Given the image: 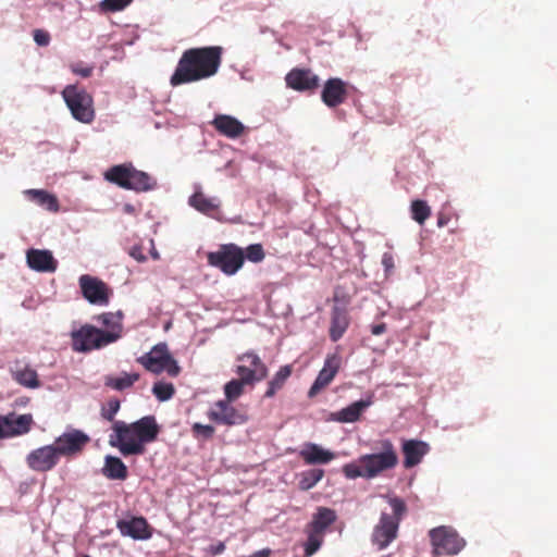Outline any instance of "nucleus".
I'll return each instance as SVG.
<instances>
[{
    "mask_svg": "<svg viewBox=\"0 0 557 557\" xmlns=\"http://www.w3.org/2000/svg\"><path fill=\"white\" fill-rule=\"evenodd\" d=\"M223 48L208 46L185 50L170 77L173 87L199 82L214 76L222 63Z\"/></svg>",
    "mask_w": 557,
    "mask_h": 557,
    "instance_id": "1",
    "label": "nucleus"
},
{
    "mask_svg": "<svg viewBox=\"0 0 557 557\" xmlns=\"http://www.w3.org/2000/svg\"><path fill=\"white\" fill-rule=\"evenodd\" d=\"M112 431L109 444L126 457L145 454V445L157 441L160 425L154 416H145L133 423L114 421Z\"/></svg>",
    "mask_w": 557,
    "mask_h": 557,
    "instance_id": "2",
    "label": "nucleus"
},
{
    "mask_svg": "<svg viewBox=\"0 0 557 557\" xmlns=\"http://www.w3.org/2000/svg\"><path fill=\"white\" fill-rule=\"evenodd\" d=\"M388 504L393 515L382 512L371 535L372 544L379 550L385 549L397 537L400 520L407 510L405 502L399 497H389Z\"/></svg>",
    "mask_w": 557,
    "mask_h": 557,
    "instance_id": "3",
    "label": "nucleus"
},
{
    "mask_svg": "<svg viewBox=\"0 0 557 557\" xmlns=\"http://www.w3.org/2000/svg\"><path fill=\"white\" fill-rule=\"evenodd\" d=\"M336 520L337 513L334 509L323 506L317 508L311 521L305 528L307 540L304 543V549L307 557L312 556L320 549L327 529Z\"/></svg>",
    "mask_w": 557,
    "mask_h": 557,
    "instance_id": "4",
    "label": "nucleus"
},
{
    "mask_svg": "<svg viewBox=\"0 0 557 557\" xmlns=\"http://www.w3.org/2000/svg\"><path fill=\"white\" fill-rule=\"evenodd\" d=\"M375 449L377 451L360 457V462L364 463L368 479L376 478L384 471L394 469L399 461L397 450L391 440L377 441Z\"/></svg>",
    "mask_w": 557,
    "mask_h": 557,
    "instance_id": "5",
    "label": "nucleus"
},
{
    "mask_svg": "<svg viewBox=\"0 0 557 557\" xmlns=\"http://www.w3.org/2000/svg\"><path fill=\"white\" fill-rule=\"evenodd\" d=\"M137 362L153 374L166 372L169 376L176 377L181 373V367L165 343L154 345L150 351L137 358Z\"/></svg>",
    "mask_w": 557,
    "mask_h": 557,
    "instance_id": "6",
    "label": "nucleus"
},
{
    "mask_svg": "<svg viewBox=\"0 0 557 557\" xmlns=\"http://www.w3.org/2000/svg\"><path fill=\"white\" fill-rule=\"evenodd\" d=\"M429 539L434 556H454L466 546V541L450 525H440L429 531Z\"/></svg>",
    "mask_w": 557,
    "mask_h": 557,
    "instance_id": "7",
    "label": "nucleus"
},
{
    "mask_svg": "<svg viewBox=\"0 0 557 557\" xmlns=\"http://www.w3.org/2000/svg\"><path fill=\"white\" fill-rule=\"evenodd\" d=\"M63 99L73 117L81 123L89 124L95 119L92 97L76 85H67L62 91Z\"/></svg>",
    "mask_w": 557,
    "mask_h": 557,
    "instance_id": "8",
    "label": "nucleus"
},
{
    "mask_svg": "<svg viewBox=\"0 0 557 557\" xmlns=\"http://www.w3.org/2000/svg\"><path fill=\"white\" fill-rule=\"evenodd\" d=\"M71 339L74 351L88 352L116 342V336L104 334L103 330L91 324H84L71 333Z\"/></svg>",
    "mask_w": 557,
    "mask_h": 557,
    "instance_id": "9",
    "label": "nucleus"
},
{
    "mask_svg": "<svg viewBox=\"0 0 557 557\" xmlns=\"http://www.w3.org/2000/svg\"><path fill=\"white\" fill-rule=\"evenodd\" d=\"M245 253L235 244L221 245L220 248L208 255L210 265L220 269L226 275L235 274L244 264Z\"/></svg>",
    "mask_w": 557,
    "mask_h": 557,
    "instance_id": "10",
    "label": "nucleus"
},
{
    "mask_svg": "<svg viewBox=\"0 0 557 557\" xmlns=\"http://www.w3.org/2000/svg\"><path fill=\"white\" fill-rule=\"evenodd\" d=\"M90 442V437L78 429H71L59 435L52 446L58 456L72 459L81 455Z\"/></svg>",
    "mask_w": 557,
    "mask_h": 557,
    "instance_id": "11",
    "label": "nucleus"
},
{
    "mask_svg": "<svg viewBox=\"0 0 557 557\" xmlns=\"http://www.w3.org/2000/svg\"><path fill=\"white\" fill-rule=\"evenodd\" d=\"M242 364L236 368V373L246 383L262 381L268 375V368L255 352H246L237 359Z\"/></svg>",
    "mask_w": 557,
    "mask_h": 557,
    "instance_id": "12",
    "label": "nucleus"
},
{
    "mask_svg": "<svg viewBox=\"0 0 557 557\" xmlns=\"http://www.w3.org/2000/svg\"><path fill=\"white\" fill-rule=\"evenodd\" d=\"M59 461L60 457L52 444L38 447L26 456V465L35 472L51 471Z\"/></svg>",
    "mask_w": 557,
    "mask_h": 557,
    "instance_id": "13",
    "label": "nucleus"
},
{
    "mask_svg": "<svg viewBox=\"0 0 557 557\" xmlns=\"http://www.w3.org/2000/svg\"><path fill=\"white\" fill-rule=\"evenodd\" d=\"M33 423L29 413L0 416V440L24 435L30 431Z\"/></svg>",
    "mask_w": 557,
    "mask_h": 557,
    "instance_id": "14",
    "label": "nucleus"
},
{
    "mask_svg": "<svg viewBox=\"0 0 557 557\" xmlns=\"http://www.w3.org/2000/svg\"><path fill=\"white\" fill-rule=\"evenodd\" d=\"M207 416L211 421L224 425L243 424L247 421V417L226 400L216 401Z\"/></svg>",
    "mask_w": 557,
    "mask_h": 557,
    "instance_id": "15",
    "label": "nucleus"
},
{
    "mask_svg": "<svg viewBox=\"0 0 557 557\" xmlns=\"http://www.w3.org/2000/svg\"><path fill=\"white\" fill-rule=\"evenodd\" d=\"M116 528L123 536L136 541H146L152 536V528L144 517H131L116 521Z\"/></svg>",
    "mask_w": 557,
    "mask_h": 557,
    "instance_id": "16",
    "label": "nucleus"
},
{
    "mask_svg": "<svg viewBox=\"0 0 557 557\" xmlns=\"http://www.w3.org/2000/svg\"><path fill=\"white\" fill-rule=\"evenodd\" d=\"M79 286L83 296L95 305H108L109 289L107 285L97 277L84 274L79 277Z\"/></svg>",
    "mask_w": 557,
    "mask_h": 557,
    "instance_id": "17",
    "label": "nucleus"
},
{
    "mask_svg": "<svg viewBox=\"0 0 557 557\" xmlns=\"http://www.w3.org/2000/svg\"><path fill=\"white\" fill-rule=\"evenodd\" d=\"M286 85L297 91H314L320 78L309 69H293L285 77Z\"/></svg>",
    "mask_w": 557,
    "mask_h": 557,
    "instance_id": "18",
    "label": "nucleus"
},
{
    "mask_svg": "<svg viewBox=\"0 0 557 557\" xmlns=\"http://www.w3.org/2000/svg\"><path fill=\"white\" fill-rule=\"evenodd\" d=\"M347 83L338 77L329 78L322 89L321 99L329 108L344 103L348 97Z\"/></svg>",
    "mask_w": 557,
    "mask_h": 557,
    "instance_id": "19",
    "label": "nucleus"
},
{
    "mask_svg": "<svg viewBox=\"0 0 557 557\" xmlns=\"http://www.w3.org/2000/svg\"><path fill=\"white\" fill-rule=\"evenodd\" d=\"M341 367V358L337 355L327 356L324 366L319 372L315 381L311 385L308 396L314 397L323 388H325L335 377Z\"/></svg>",
    "mask_w": 557,
    "mask_h": 557,
    "instance_id": "20",
    "label": "nucleus"
},
{
    "mask_svg": "<svg viewBox=\"0 0 557 557\" xmlns=\"http://www.w3.org/2000/svg\"><path fill=\"white\" fill-rule=\"evenodd\" d=\"M27 265L37 272L52 273L58 268V261L49 250L29 249L26 252Z\"/></svg>",
    "mask_w": 557,
    "mask_h": 557,
    "instance_id": "21",
    "label": "nucleus"
},
{
    "mask_svg": "<svg viewBox=\"0 0 557 557\" xmlns=\"http://www.w3.org/2000/svg\"><path fill=\"white\" fill-rule=\"evenodd\" d=\"M211 125L220 134L227 138H238L245 132V125L236 117L227 114H216Z\"/></svg>",
    "mask_w": 557,
    "mask_h": 557,
    "instance_id": "22",
    "label": "nucleus"
},
{
    "mask_svg": "<svg viewBox=\"0 0 557 557\" xmlns=\"http://www.w3.org/2000/svg\"><path fill=\"white\" fill-rule=\"evenodd\" d=\"M404 467L410 469L419 465L429 453L430 447L425 442L418 440H406L403 443Z\"/></svg>",
    "mask_w": 557,
    "mask_h": 557,
    "instance_id": "23",
    "label": "nucleus"
},
{
    "mask_svg": "<svg viewBox=\"0 0 557 557\" xmlns=\"http://www.w3.org/2000/svg\"><path fill=\"white\" fill-rule=\"evenodd\" d=\"M374 395L370 393L366 399L350 404L342 410L333 413V420L342 423H351L360 419L362 412L373 404Z\"/></svg>",
    "mask_w": 557,
    "mask_h": 557,
    "instance_id": "24",
    "label": "nucleus"
},
{
    "mask_svg": "<svg viewBox=\"0 0 557 557\" xmlns=\"http://www.w3.org/2000/svg\"><path fill=\"white\" fill-rule=\"evenodd\" d=\"M350 324L348 311L344 307L334 306L331 311L330 338L332 342L339 341Z\"/></svg>",
    "mask_w": 557,
    "mask_h": 557,
    "instance_id": "25",
    "label": "nucleus"
},
{
    "mask_svg": "<svg viewBox=\"0 0 557 557\" xmlns=\"http://www.w3.org/2000/svg\"><path fill=\"white\" fill-rule=\"evenodd\" d=\"M188 203L197 211L214 218L221 207V201L216 197H208L201 190H196L188 200Z\"/></svg>",
    "mask_w": 557,
    "mask_h": 557,
    "instance_id": "26",
    "label": "nucleus"
},
{
    "mask_svg": "<svg viewBox=\"0 0 557 557\" xmlns=\"http://www.w3.org/2000/svg\"><path fill=\"white\" fill-rule=\"evenodd\" d=\"M307 465H325L335 458V455L318 444L308 443L299 453Z\"/></svg>",
    "mask_w": 557,
    "mask_h": 557,
    "instance_id": "27",
    "label": "nucleus"
},
{
    "mask_svg": "<svg viewBox=\"0 0 557 557\" xmlns=\"http://www.w3.org/2000/svg\"><path fill=\"white\" fill-rule=\"evenodd\" d=\"M101 471L109 480L124 481L128 476V470L125 463L119 457L111 455L106 456Z\"/></svg>",
    "mask_w": 557,
    "mask_h": 557,
    "instance_id": "28",
    "label": "nucleus"
},
{
    "mask_svg": "<svg viewBox=\"0 0 557 557\" xmlns=\"http://www.w3.org/2000/svg\"><path fill=\"white\" fill-rule=\"evenodd\" d=\"M122 318L123 315L121 312H106L95 317L94 319L107 329L104 334H113V336H116L117 341L122 336L123 331Z\"/></svg>",
    "mask_w": 557,
    "mask_h": 557,
    "instance_id": "29",
    "label": "nucleus"
},
{
    "mask_svg": "<svg viewBox=\"0 0 557 557\" xmlns=\"http://www.w3.org/2000/svg\"><path fill=\"white\" fill-rule=\"evenodd\" d=\"M156 186V181L146 172L131 166L129 181L127 189L136 191H147Z\"/></svg>",
    "mask_w": 557,
    "mask_h": 557,
    "instance_id": "30",
    "label": "nucleus"
},
{
    "mask_svg": "<svg viewBox=\"0 0 557 557\" xmlns=\"http://www.w3.org/2000/svg\"><path fill=\"white\" fill-rule=\"evenodd\" d=\"M132 164H119L110 168L104 173V178L124 189L128 187Z\"/></svg>",
    "mask_w": 557,
    "mask_h": 557,
    "instance_id": "31",
    "label": "nucleus"
},
{
    "mask_svg": "<svg viewBox=\"0 0 557 557\" xmlns=\"http://www.w3.org/2000/svg\"><path fill=\"white\" fill-rule=\"evenodd\" d=\"M293 367L286 364L280 368V370L269 381L268 388L264 393V397H273L280 389L283 388L287 379L292 375Z\"/></svg>",
    "mask_w": 557,
    "mask_h": 557,
    "instance_id": "32",
    "label": "nucleus"
},
{
    "mask_svg": "<svg viewBox=\"0 0 557 557\" xmlns=\"http://www.w3.org/2000/svg\"><path fill=\"white\" fill-rule=\"evenodd\" d=\"M139 373L123 372L120 376L107 375L104 377V385L115 391H124L132 387L135 382L139 380Z\"/></svg>",
    "mask_w": 557,
    "mask_h": 557,
    "instance_id": "33",
    "label": "nucleus"
},
{
    "mask_svg": "<svg viewBox=\"0 0 557 557\" xmlns=\"http://www.w3.org/2000/svg\"><path fill=\"white\" fill-rule=\"evenodd\" d=\"M27 195L29 196L30 200L49 211L57 212L59 210V202L57 197L46 190L29 189L27 190Z\"/></svg>",
    "mask_w": 557,
    "mask_h": 557,
    "instance_id": "34",
    "label": "nucleus"
},
{
    "mask_svg": "<svg viewBox=\"0 0 557 557\" xmlns=\"http://www.w3.org/2000/svg\"><path fill=\"white\" fill-rule=\"evenodd\" d=\"M13 377L18 384L28 388H37L40 385L37 372L29 367L15 371Z\"/></svg>",
    "mask_w": 557,
    "mask_h": 557,
    "instance_id": "35",
    "label": "nucleus"
},
{
    "mask_svg": "<svg viewBox=\"0 0 557 557\" xmlns=\"http://www.w3.org/2000/svg\"><path fill=\"white\" fill-rule=\"evenodd\" d=\"M324 475V470L322 469H311L301 473V479L299 481V487L302 491H308L312 488Z\"/></svg>",
    "mask_w": 557,
    "mask_h": 557,
    "instance_id": "36",
    "label": "nucleus"
},
{
    "mask_svg": "<svg viewBox=\"0 0 557 557\" xmlns=\"http://www.w3.org/2000/svg\"><path fill=\"white\" fill-rule=\"evenodd\" d=\"M412 219L419 224H423L431 215V209L423 200H413L411 202Z\"/></svg>",
    "mask_w": 557,
    "mask_h": 557,
    "instance_id": "37",
    "label": "nucleus"
},
{
    "mask_svg": "<svg viewBox=\"0 0 557 557\" xmlns=\"http://www.w3.org/2000/svg\"><path fill=\"white\" fill-rule=\"evenodd\" d=\"M152 393L159 401H166L175 394V387L172 383L158 381L152 386Z\"/></svg>",
    "mask_w": 557,
    "mask_h": 557,
    "instance_id": "38",
    "label": "nucleus"
},
{
    "mask_svg": "<svg viewBox=\"0 0 557 557\" xmlns=\"http://www.w3.org/2000/svg\"><path fill=\"white\" fill-rule=\"evenodd\" d=\"M343 473L348 479L363 478L368 479L364 463L360 462V458L357 462H350L343 467Z\"/></svg>",
    "mask_w": 557,
    "mask_h": 557,
    "instance_id": "39",
    "label": "nucleus"
},
{
    "mask_svg": "<svg viewBox=\"0 0 557 557\" xmlns=\"http://www.w3.org/2000/svg\"><path fill=\"white\" fill-rule=\"evenodd\" d=\"M245 384H247V383L244 382L240 377H239V380H232L228 383H226L224 386L226 401L231 403L232 400H235L236 398H238L243 393V388H244Z\"/></svg>",
    "mask_w": 557,
    "mask_h": 557,
    "instance_id": "40",
    "label": "nucleus"
},
{
    "mask_svg": "<svg viewBox=\"0 0 557 557\" xmlns=\"http://www.w3.org/2000/svg\"><path fill=\"white\" fill-rule=\"evenodd\" d=\"M133 0H102L99 8L102 12H119L124 10L132 3Z\"/></svg>",
    "mask_w": 557,
    "mask_h": 557,
    "instance_id": "41",
    "label": "nucleus"
},
{
    "mask_svg": "<svg viewBox=\"0 0 557 557\" xmlns=\"http://www.w3.org/2000/svg\"><path fill=\"white\" fill-rule=\"evenodd\" d=\"M191 432L196 438L202 437L205 440H210L213 437L215 429L210 424L196 422L191 425Z\"/></svg>",
    "mask_w": 557,
    "mask_h": 557,
    "instance_id": "42",
    "label": "nucleus"
},
{
    "mask_svg": "<svg viewBox=\"0 0 557 557\" xmlns=\"http://www.w3.org/2000/svg\"><path fill=\"white\" fill-rule=\"evenodd\" d=\"M245 257L251 262H255V263L261 262L265 257L262 245L261 244L249 245L246 248Z\"/></svg>",
    "mask_w": 557,
    "mask_h": 557,
    "instance_id": "43",
    "label": "nucleus"
},
{
    "mask_svg": "<svg viewBox=\"0 0 557 557\" xmlns=\"http://www.w3.org/2000/svg\"><path fill=\"white\" fill-rule=\"evenodd\" d=\"M120 410V400L119 399H110L107 405L101 410V416L103 419L111 421L114 423V417Z\"/></svg>",
    "mask_w": 557,
    "mask_h": 557,
    "instance_id": "44",
    "label": "nucleus"
},
{
    "mask_svg": "<svg viewBox=\"0 0 557 557\" xmlns=\"http://www.w3.org/2000/svg\"><path fill=\"white\" fill-rule=\"evenodd\" d=\"M71 71L84 78L91 76L94 66L84 64L83 62L73 63L70 65Z\"/></svg>",
    "mask_w": 557,
    "mask_h": 557,
    "instance_id": "45",
    "label": "nucleus"
},
{
    "mask_svg": "<svg viewBox=\"0 0 557 557\" xmlns=\"http://www.w3.org/2000/svg\"><path fill=\"white\" fill-rule=\"evenodd\" d=\"M34 40L38 46L46 47L50 44V35L46 30L35 29Z\"/></svg>",
    "mask_w": 557,
    "mask_h": 557,
    "instance_id": "46",
    "label": "nucleus"
},
{
    "mask_svg": "<svg viewBox=\"0 0 557 557\" xmlns=\"http://www.w3.org/2000/svg\"><path fill=\"white\" fill-rule=\"evenodd\" d=\"M382 265L384 267L385 272L388 274L395 268L394 257L391 252H384L382 256Z\"/></svg>",
    "mask_w": 557,
    "mask_h": 557,
    "instance_id": "47",
    "label": "nucleus"
},
{
    "mask_svg": "<svg viewBox=\"0 0 557 557\" xmlns=\"http://www.w3.org/2000/svg\"><path fill=\"white\" fill-rule=\"evenodd\" d=\"M129 255L138 262H144L146 260V256L144 255L140 246L132 247Z\"/></svg>",
    "mask_w": 557,
    "mask_h": 557,
    "instance_id": "48",
    "label": "nucleus"
},
{
    "mask_svg": "<svg viewBox=\"0 0 557 557\" xmlns=\"http://www.w3.org/2000/svg\"><path fill=\"white\" fill-rule=\"evenodd\" d=\"M386 331V324L385 323H379L371 326V333L375 336H379Z\"/></svg>",
    "mask_w": 557,
    "mask_h": 557,
    "instance_id": "49",
    "label": "nucleus"
},
{
    "mask_svg": "<svg viewBox=\"0 0 557 557\" xmlns=\"http://www.w3.org/2000/svg\"><path fill=\"white\" fill-rule=\"evenodd\" d=\"M225 550V544L220 542L215 546H211L210 552L212 555L222 554Z\"/></svg>",
    "mask_w": 557,
    "mask_h": 557,
    "instance_id": "50",
    "label": "nucleus"
},
{
    "mask_svg": "<svg viewBox=\"0 0 557 557\" xmlns=\"http://www.w3.org/2000/svg\"><path fill=\"white\" fill-rule=\"evenodd\" d=\"M447 223H448V218L444 214H440L438 219H437V225L440 227H442V226L446 225Z\"/></svg>",
    "mask_w": 557,
    "mask_h": 557,
    "instance_id": "51",
    "label": "nucleus"
},
{
    "mask_svg": "<svg viewBox=\"0 0 557 557\" xmlns=\"http://www.w3.org/2000/svg\"><path fill=\"white\" fill-rule=\"evenodd\" d=\"M83 557H90L89 555H84Z\"/></svg>",
    "mask_w": 557,
    "mask_h": 557,
    "instance_id": "52",
    "label": "nucleus"
}]
</instances>
